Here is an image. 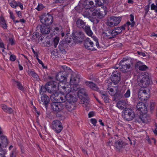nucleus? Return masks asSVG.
Returning a JSON list of instances; mask_svg holds the SVG:
<instances>
[{"label":"nucleus","instance_id":"nucleus-1","mask_svg":"<svg viewBox=\"0 0 157 157\" xmlns=\"http://www.w3.org/2000/svg\"><path fill=\"white\" fill-rule=\"evenodd\" d=\"M82 10L84 12V13L87 15L92 16V17H102L104 15L106 14V7L102 6L101 8H103L104 13L100 11V9L97 7H94V6L93 1L90 0H85V2L82 4Z\"/></svg>","mask_w":157,"mask_h":157},{"label":"nucleus","instance_id":"nucleus-2","mask_svg":"<svg viewBox=\"0 0 157 157\" xmlns=\"http://www.w3.org/2000/svg\"><path fill=\"white\" fill-rule=\"evenodd\" d=\"M140 79L139 84L142 87L139 90L138 96L142 101H146L150 98V93L146 87L150 83L149 74L145 73L139 76Z\"/></svg>","mask_w":157,"mask_h":157},{"label":"nucleus","instance_id":"nucleus-3","mask_svg":"<svg viewBox=\"0 0 157 157\" xmlns=\"http://www.w3.org/2000/svg\"><path fill=\"white\" fill-rule=\"evenodd\" d=\"M46 88L48 92L52 93L51 96L52 100H59L60 94L58 83L55 81L50 82L46 84Z\"/></svg>","mask_w":157,"mask_h":157},{"label":"nucleus","instance_id":"nucleus-4","mask_svg":"<svg viewBox=\"0 0 157 157\" xmlns=\"http://www.w3.org/2000/svg\"><path fill=\"white\" fill-rule=\"evenodd\" d=\"M60 100H61V102H66H66H68V103L70 104V103H74L77 100L76 98L72 94V92L67 94L66 95L63 94H60L59 100H57L60 101Z\"/></svg>","mask_w":157,"mask_h":157},{"label":"nucleus","instance_id":"nucleus-5","mask_svg":"<svg viewBox=\"0 0 157 157\" xmlns=\"http://www.w3.org/2000/svg\"><path fill=\"white\" fill-rule=\"evenodd\" d=\"M120 68L122 71L125 72L127 69H129L132 64V63L130 59L123 58L119 63Z\"/></svg>","mask_w":157,"mask_h":157},{"label":"nucleus","instance_id":"nucleus-6","mask_svg":"<svg viewBox=\"0 0 157 157\" xmlns=\"http://www.w3.org/2000/svg\"><path fill=\"white\" fill-rule=\"evenodd\" d=\"M135 116L134 112L131 109H126L123 111V117L128 121L132 120Z\"/></svg>","mask_w":157,"mask_h":157},{"label":"nucleus","instance_id":"nucleus-7","mask_svg":"<svg viewBox=\"0 0 157 157\" xmlns=\"http://www.w3.org/2000/svg\"><path fill=\"white\" fill-rule=\"evenodd\" d=\"M78 95L79 97L81 98L83 101V106L87 107L89 101L88 99L86 98L87 95L85 93V90L83 88L80 89L78 91Z\"/></svg>","mask_w":157,"mask_h":157},{"label":"nucleus","instance_id":"nucleus-8","mask_svg":"<svg viewBox=\"0 0 157 157\" xmlns=\"http://www.w3.org/2000/svg\"><path fill=\"white\" fill-rule=\"evenodd\" d=\"M53 101L55 100H52ZM57 102H54L52 103L51 104V108L56 113H58L61 112L64 108V106L61 102V101L60 100V101L58 100H56Z\"/></svg>","mask_w":157,"mask_h":157},{"label":"nucleus","instance_id":"nucleus-9","mask_svg":"<svg viewBox=\"0 0 157 157\" xmlns=\"http://www.w3.org/2000/svg\"><path fill=\"white\" fill-rule=\"evenodd\" d=\"M52 128L56 133H60L63 129L61 122L59 120H55L52 123Z\"/></svg>","mask_w":157,"mask_h":157},{"label":"nucleus","instance_id":"nucleus-10","mask_svg":"<svg viewBox=\"0 0 157 157\" xmlns=\"http://www.w3.org/2000/svg\"><path fill=\"white\" fill-rule=\"evenodd\" d=\"M59 87V94H69L71 93V86L68 83H65L63 85H61V86H59L58 85Z\"/></svg>","mask_w":157,"mask_h":157},{"label":"nucleus","instance_id":"nucleus-11","mask_svg":"<svg viewBox=\"0 0 157 157\" xmlns=\"http://www.w3.org/2000/svg\"><path fill=\"white\" fill-rule=\"evenodd\" d=\"M56 78L57 81L60 82L58 83V85L59 86H61V85H63L65 83H67V76L64 74L63 75L61 72H59L57 74Z\"/></svg>","mask_w":157,"mask_h":157},{"label":"nucleus","instance_id":"nucleus-12","mask_svg":"<svg viewBox=\"0 0 157 157\" xmlns=\"http://www.w3.org/2000/svg\"><path fill=\"white\" fill-rule=\"evenodd\" d=\"M122 31L121 27H117L114 29L112 31H109L106 32L105 34L107 36L109 37V38H111L121 33Z\"/></svg>","mask_w":157,"mask_h":157},{"label":"nucleus","instance_id":"nucleus-13","mask_svg":"<svg viewBox=\"0 0 157 157\" xmlns=\"http://www.w3.org/2000/svg\"><path fill=\"white\" fill-rule=\"evenodd\" d=\"M53 21V17L50 15H43L40 19L41 22L46 25L52 24Z\"/></svg>","mask_w":157,"mask_h":157},{"label":"nucleus","instance_id":"nucleus-14","mask_svg":"<svg viewBox=\"0 0 157 157\" xmlns=\"http://www.w3.org/2000/svg\"><path fill=\"white\" fill-rule=\"evenodd\" d=\"M79 79L77 78H73L71 77L70 79V84L71 88L72 87L73 90L77 91L78 89L79 86L78 85Z\"/></svg>","mask_w":157,"mask_h":157},{"label":"nucleus","instance_id":"nucleus-15","mask_svg":"<svg viewBox=\"0 0 157 157\" xmlns=\"http://www.w3.org/2000/svg\"><path fill=\"white\" fill-rule=\"evenodd\" d=\"M84 45L85 47L87 49L92 51L96 50L95 45L89 38H88L86 40Z\"/></svg>","mask_w":157,"mask_h":157},{"label":"nucleus","instance_id":"nucleus-16","mask_svg":"<svg viewBox=\"0 0 157 157\" xmlns=\"http://www.w3.org/2000/svg\"><path fill=\"white\" fill-rule=\"evenodd\" d=\"M84 30L85 32L86 33V34L89 36H90L92 37L93 39L95 40L96 42V46L98 48L99 46V43L98 42V39L95 37H92V35L93 34V33L91 30L90 27L89 26H86L84 28Z\"/></svg>","mask_w":157,"mask_h":157},{"label":"nucleus","instance_id":"nucleus-17","mask_svg":"<svg viewBox=\"0 0 157 157\" xmlns=\"http://www.w3.org/2000/svg\"><path fill=\"white\" fill-rule=\"evenodd\" d=\"M111 80L114 84L117 83L120 80V76L117 71L113 72L111 75Z\"/></svg>","mask_w":157,"mask_h":157},{"label":"nucleus","instance_id":"nucleus-18","mask_svg":"<svg viewBox=\"0 0 157 157\" xmlns=\"http://www.w3.org/2000/svg\"><path fill=\"white\" fill-rule=\"evenodd\" d=\"M136 108L137 110L140 111L142 113H145L147 110V108L145 105L142 102H139L137 105Z\"/></svg>","mask_w":157,"mask_h":157},{"label":"nucleus","instance_id":"nucleus-19","mask_svg":"<svg viewBox=\"0 0 157 157\" xmlns=\"http://www.w3.org/2000/svg\"><path fill=\"white\" fill-rule=\"evenodd\" d=\"M49 98L46 94H44L41 96V99H39V101L40 103L42 104L43 105L45 106L46 107L49 102Z\"/></svg>","mask_w":157,"mask_h":157},{"label":"nucleus","instance_id":"nucleus-20","mask_svg":"<svg viewBox=\"0 0 157 157\" xmlns=\"http://www.w3.org/2000/svg\"><path fill=\"white\" fill-rule=\"evenodd\" d=\"M2 133V129L0 127V135ZM7 144V140L6 138L4 136L0 137V147H5Z\"/></svg>","mask_w":157,"mask_h":157},{"label":"nucleus","instance_id":"nucleus-21","mask_svg":"<svg viewBox=\"0 0 157 157\" xmlns=\"http://www.w3.org/2000/svg\"><path fill=\"white\" fill-rule=\"evenodd\" d=\"M136 67L138 68L140 71H144L147 69V67L140 61L137 62L135 65Z\"/></svg>","mask_w":157,"mask_h":157},{"label":"nucleus","instance_id":"nucleus-22","mask_svg":"<svg viewBox=\"0 0 157 157\" xmlns=\"http://www.w3.org/2000/svg\"><path fill=\"white\" fill-rule=\"evenodd\" d=\"M77 26L80 29H84L86 26V23L82 19L78 18L76 21Z\"/></svg>","mask_w":157,"mask_h":157},{"label":"nucleus","instance_id":"nucleus-23","mask_svg":"<svg viewBox=\"0 0 157 157\" xmlns=\"http://www.w3.org/2000/svg\"><path fill=\"white\" fill-rule=\"evenodd\" d=\"M139 119L143 123H147L149 122L150 120V117L147 114L144 113L142 116H141L140 117Z\"/></svg>","mask_w":157,"mask_h":157},{"label":"nucleus","instance_id":"nucleus-24","mask_svg":"<svg viewBox=\"0 0 157 157\" xmlns=\"http://www.w3.org/2000/svg\"><path fill=\"white\" fill-rule=\"evenodd\" d=\"M121 20V17H111V20L113 21L117 26L120 22Z\"/></svg>","mask_w":157,"mask_h":157},{"label":"nucleus","instance_id":"nucleus-25","mask_svg":"<svg viewBox=\"0 0 157 157\" xmlns=\"http://www.w3.org/2000/svg\"><path fill=\"white\" fill-rule=\"evenodd\" d=\"M127 103L124 101L121 100L119 101L117 103V106L119 109H122Z\"/></svg>","mask_w":157,"mask_h":157},{"label":"nucleus","instance_id":"nucleus-26","mask_svg":"<svg viewBox=\"0 0 157 157\" xmlns=\"http://www.w3.org/2000/svg\"><path fill=\"white\" fill-rule=\"evenodd\" d=\"M28 73L29 75L32 76L33 78V79L35 80H38L39 76L35 72L33 71L29 70L28 71Z\"/></svg>","mask_w":157,"mask_h":157},{"label":"nucleus","instance_id":"nucleus-27","mask_svg":"<svg viewBox=\"0 0 157 157\" xmlns=\"http://www.w3.org/2000/svg\"><path fill=\"white\" fill-rule=\"evenodd\" d=\"M123 143L122 140H119L115 142L114 146L118 149H120L123 146Z\"/></svg>","mask_w":157,"mask_h":157},{"label":"nucleus","instance_id":"nucleus-28","mask_svg":"<svg viewBox=\"0 0 157 157\" xmlns=\"http://www.w3.org/2000/svg\"><path fill=\"white\" fill-rule=\"evenodd\" d=\"M86 85L89 87L91 89L95 90H98V88L95 84L92 82H86Z\"/></svg>","mask_w":157,"mask_h":157},{"label":"nucleus","instance_id":"nucleus-29","mask_svg":"<svg viewBox=\"0 0 157 157\" xmlns=\"http://www.w3.org/2000/svg\"><path fill=\"white\" fill-rule=\"evenodd\" d=\"M40 31L42 33L47 34L50 32V29L47 26H44L41 27Z\"/></svg>","mask_w":157,"mask_h":157},{"label":"nucleus","instance_id":"nucleus-30","mask_svg":"<svg viewBox=\"0 0 157 157\" xmlns=\"http://www.w3.org/2000/svg\"><path fill=\"white\" fill-rule=\"evenodd\" d=\"M2 109L5 112H7L9 113H12L13 112V111L12 109L8 107L5 105H4L2 106Z\"/></svg>","mask_w":157,"mask_h":157},{"label":"nucleus","instance_id":"nucleus-31","mask_svg":"<svg viewBox=\"0 0 157 157\" xmlns=\"http://www.w3.org/2000/svg\"><path fill=\"white\" fill-rule=\"evenodd\" d=\"M65 104V107L69 111L74 109V105H73V103H70V104L66 102Z\"/></svg>","mask_w":157,"mask_h":157},{"label":"nucleus","instance_id":"nucleus-32","mask_svg":"<svg viewBox=\"0 0 157 157\" xmlns=\"http://www.w3.org/2000/svg\"><path fill=\"white\" fill-rule=\"evenodd\" d=\"M130 24L131 23L129 21H128L126 23L122 26L121 27L123 30H125V29L128 30L129 29V26Z\"/></svg>","mask_w":157,"mask_h":157},{"label":"nucleus","instance_id":"nucleus-33","mask_svg":"<svg viewBox=\"0 0 157 157\" xmlns=\"http://www.w3.org/2000/svg\"><path fill=\"white\" fill-rule=\"evenodd\" d=\"M19 2L12 1L10 3V6L13 8H16L18 6Z\"/></svg>","mask_w":157,"mask_h":157},{"label":"nucleus","instance_id":"nucleus-34","mask_svg":"<svg viewBox=\"0 0 157 157\" xmlns=\"http://www.w3.org/2000/svg\"><path fill=\"white\" fill-rule=\"evenodd\" d=\"M15 83L16 84L17 86V87L19 89L22 91L24 90V88L23 87L22 84H21L20 82L18 81H15Z\"/></svg>","mask_w":157,"mask_h":157},{"label":"nucleus","instance_id":"nucleus-35","mask_svg":"<svg viewBox=\"0 0 157 157\" xmlns=\"http://www.w3.org/2000/svg\"><path fill=\"white\" fill-rule=\"evenodd\" d=\"M46 91H47V88H46V85L44 86H41V89L40 90V94L41 95H44V93Z\"/></svg>","mask_w":157,"mask_h":157},{"label":"nucleus","instance_id":"nucleus-36","mask_svg":"<svg viewBox=\"0 0 157 157\" xmlns=\"http://www.w3.org/2000/svg\"><path fill=\"white\" fill-rule=\"evenodd\" d=\"M59 38L58 37H56L54 39V46L55 48H56L58 44L59 41Z\"/></svg>","mask_w":157,"mask_h":157},{"label":"nucleus","instance_id":"nucleus-37","mask_svg":"<svg viewBox=\"0 0 157 157\" xmlns=\"http://www.w3.org/2000/svg\"><path fill=\"white\" fill-rule=\"evenodd\" d=\"M44 8V6L41 4H38L37 7L35 9L38 11L42 10Z\"/></svg>","mask_w":157,"mask_h":157},{"label":"nucleus","instance_id":"nucleus-38","mask_svg":"<svg viewBox=\"0 0 157 157\" xmlns=\"http://www.w3.org/2000/svg\"><path fill=\"white\" fill-rule=\"evenodd\" d=\"M102 95L101 97L102 98L104 99V100L105 102L107 103L109 102L108 97L105 94H102Z\"/></svg>","mask_w":157,"mask_h":157},{"label":"nucleus","instance_id":"nucleus-39","mask_svg":"<svg viewBox=\"0 0 157 157\" xmlns=\"http://www.w3.org/2000/svg\"><path fill=\"white\" fill-rule=\"evenodd\" d=\"M16 56L14 55H11L10 56V59L11 61H14L16 60Z\"/></svg>","mask_w":157,"mask_h":157},{"label":"nucleus","instance_id":"nucleus-40","mask_svg":"<svg viewBox=\"0 0 157 157\" xmlns=\"http://www.w3.org/2000/svg\"><path fill=\"white\" fill-rule=\"evenodd\" d=\"M151 9L154 10L156 12H157V6L154 3L152 4L151 5Z\"/></svg>","mask_w":157,"mask_h":157},{"label":"nucleus","instance_id":"nucleus-41","mask_svg":"<svg viewBox=\"0 0 157 157\" xmlns=\"http://www.w3.org/2000/svg\"><path fill=\"white\" fill-rule=\"evenodd\" d=\"M130 91L129 89H128L126 93L124 94L125 98H128L130 97Z\"/></svg>","mask_w":157,"mask_h":157},{"label":"nucleus","instance_id":"nucleus-42","mask_svg":"<svg viewBox=\"0 0 157 157\" xmlns=\"http://www.w3.org/2000/svg\"><path fill=\"white\" fill-rule=\"evenodd\" d=\"M107 25L111 27H113L114 26H116L115 24L114 23V22L113 21L111 20V21H109L107 22Z\"/></svg>","mask_w":157,"mask_h":157},{"label":"nucleus","instance_id":"nucleus-43","mask_svg":"<svg viewBox=\"0 0 157 157\" xmlns=\"http://www.w3.org/2000/svg\"><path fill=\"white\" fill-rule=\"evenodd\" d=\"M9 44H10L11 45H13L15 44V41L12 38H10L9 39Z\"/></svg>","mask_w":157,"mask_h":157},{"label":"nucleus","instance_id":"nucleus-44","mask_svg":"<svg viewBox=\"0 0 157 157\" xmlns=\"http://www.w3.org/2000/svg\"><path fill=\"white\" fill-rule=\"evenodd\" d=\"M90 121L94 126H96V124L97 122V121L95 119L92 118L90 119Z\"/></svg>","mask_w":157,"mask_h":157},{"label":"nucleus","instance_id":"nucleus-45","mask_svg":"<svg viewBox=\"0 0 157 157\" xmlns=\"http://www.w3.org/2000/svg\"><path fill=\"white\" fill-rule=\"evenodd\" d=\"M9 12L10 15V18H11L13 21H14L15 17L13 15V13L10 10H9Z\"/></svg>","mask_w":157,"mask_h":157},{"label":"nucleus","instance_id":"nucleus-46","mask_svg":"<svg viewBox=\"0 0 157 157\" xmlns=\"http://www.w3.org/2000/svg\"><path fill=\"white\" fill-rule=\"evenodd\" d=\"M108 92L112 96H113L115 94V92L113 91V90L112 88H110L108 91Z\"/></svg>","mask_w":157,"mask_h":157},{"label":"nucleus","instance_id":"nucleus-47","mask_svg":"<svg viewBox=\"0 0 157 157\" xmlns=\"http://www.w3.org/2000/svg\"><path fill=\"white\" fill-rule=\"evenodd\" d=\"M152 140L153 141L154 144H155V143H156V140H155L154 138H152L151 139V140H150L149 139H147V141L148 142V143L149 144H151Z\"/></svg>","mask_w":157,"mask_h":157},{"label":"nucleus","instance_id":"nucleus-48","mask_svg":"<svg viewBox=\"0 0 157 157\" xmlns=\"http://www.w3.org/2000/svg\"><path fill=\"white\" fill-rule=\"evenodd\" d=\"M37 60H38V63L40 64H41L42 66V67H43L44 68L45 67L44 66V63H43L42 61L40 60L37 57Z\"/></svg>","mask_w":157,"mask_h":157},{"label":"nucleus","instance_id":"nucleus-49","mask_svg":"<svg viewBox=\"0 0 157 157\" xmlns=\"http://www.w3.org/2000/svg\"><path fill=\"white\" fill-rule=\"evenodd\" d=\"M1 26L4 29H6V25L5 21L2 22L0 23Z\"/></svg>","mask_w":157,"mask_h":157},{"label":"nucleus","instance_id":"nucleus-50","mask_svg":"<svg viewBox=\"0 0 157 157\" xmlns=\"http://www.w3.org/2000/svg\"><path fill=\"white\" fill-rule=\"evenodd\" d=\"M95 2V4L96 5H98V6H101L102 5L101 2H100L99 0H93Z\"/></svg>","mask_w":157,"mask_h":157},{"label":"nucleus","instance_id":"nucleus-51","mask_svg":"<svg viewBox=\"0 0 157 157\" xmlns=\"http://www.w3.org/2000/svg\"><path fill=\"white\" fill-rule=\"evenodd\" d=\"M0 47L2 48L5 49L4 44L2 40H0Z\"/></svg>","mask_w":157,"mask_h":157},{"label":"nucleus","instance_id":"nucleus-52","mask_svg":"<svg viewBox=\"0 0 157 157\" xmlns=\"http://www.w3.org/2000/svg\"><path fill=\"white\" fill-rule=\"evenodd\" d=\"M155 103L154 102H151L150 103V109L151 110H152L153 109L154 106H155Z\"/></svg>","mask_w":157,"mask_h":157},{"label":"nucleus","instance_id":"nucleus-53","mask_svg":"<svg viewBox=\"0 0 157 157\" xmlns=\"http://www.w3.org/2000/svg\"><path fill=\"white\" fill-rule=\"evenodd\" d=\"M5 152L2 149H0V157H4L3 156L5 155Z\"/></svg>","mask_w":157,"mask_h":157},{"label":"nucleus","instance_id":"nucleus-54","mask_svg":"<svg viewBox=\"0 0 157 157\" xmlns=\"http://www.w3.org/2000/svg\"><path fill=\"white\" fill-rule=\"evenodd\" d=\"M94 115V113L93 112H90L88 114V116L89 118L93 117Z\"/></svg>","mask_w":157,"mask_h":157},{"label":"nucleus","instance_id":"nucleus-55","mask_svg":"<svg viewBox=\"0 0 157 157\" xmlns=\"http://www.w3.org/2000/svg\"><path fill=\"white\" fill-rule=\"evenodd\" d=\"M10 157H16V153L14 151L12 152Z\"/></svg>","mask_w":157,"mask_h":157},{"label":"nucleus","instance_id":"nucleus-56","mask_svg":"<svg viewBox=\"0 0 157 157\" xmlns=\"http://www.w3.org/2000/svg\"><path fill=\"white\" fill-rule=\"evenodd\" d=\"M67 68H68V67L66 66H62L60 67V69L61 70L63 69L64 71H65Z\"/></svg>","mask_w":157,"mask_h":157},{"label":"nucleus","instance_id":"nucleus-57","mask_svg":"<svg viewBox=\"0 0 157 157\" xmlns=\"http://www.w3.org/2000/svg\"><path fill=\"white\" fill-rule=\"evenodd\" d=\"M130 21L131 22L134 21V17L133 15L131 14L130 15Z\"/></svg>","mask_w":157,"mask_h":157},{"label":"nucleus","instance_id":"nucleus-58","mask_svg":"<svg viewBox=\"0 0 157 157\" xmlns=\"http://www.w3.org/2000/svg\"><path fill=\"white\" fill-rule=\"evenodd\" d=\"M18 6H19L21 10H23V5L19 2Z\"/></svg>","mask_w":157,"mask_h":157},{"label":"nucleus","instance_id":"nucleus-59","mask_svg":"<svg viewBox=\"0 0 157 157\" xmlns=\"http://www.w3.org/2000/svg\"><path fill=\"white\" fill-rule=\"evenodd\" d=\"M16 12L17 14V15L19 17H20L21 16V13L20 11H17L16 10Z\"/></svg>","mask_w":157,"mask_h":157},{"label":"nucleus","instance_id":"nucleus-60","mask_svg":"<svg viewBox=\"0 0 157 157\" xmlns=\"http://www.w3.org/2000/svg\"><path fill=\"white\" fill-rule=\"evenodd\" d=\"M98 121L100 123V124H101L102 126H104V124L102 122V121L101 120V119L99 120Z\"/></svg>","mask_w":157,"mask_h":157},{"label":"nucleus","instance_id":"nucleus-61","mask_svg":"<svg viewBox=\"0 0 157 157\" xmlns=\"http://www.w3.org/2000/svg\"><path fill=\"white\" fill-rule=\"evenodd\" d=\"M72 34H73L72 36V38L74 40H75L77 39L76 37L75 36V34L73 33H72Z\"/></svg>","mask_w":157,"mask_h":157},{"label":"nucleus","instance_id":"nucleus-62","mask_svg":"<svg viewBox=\"0 0 157 157\" xmlns=\"http://www.w3.org/2000/svg\"><path fill=\"white\" fill-rule=\"evenodd\" d=\"M150 36H155L157 37V34H155L154 33H153L151 34Z\"/></svg>","mask_w":157,"mask_h":157},{"label":"nucleus","instance_id":"nucleus-63","mask_svg":"<svg viewBox=\"0 0 157 157\" xmlns=\"http://www.w3.org/2000/svg\"><path fill=\"white\" fill-rule=\"evenodd\" d=\"M18 65L19 70L21 71L23 69L22 66H21L20 64H19Z\"/></svg>","mask_w":157,"mask_h":157},{"label":"nucleus","instance_id":"nucleus-64","mask_svg":"<svg viewBox=\"0 0 157 157\" xmlns=\"http://www.w3.org/2000/svg\"><path fill=\"white\" fill-rule=\"evenodd\" d=\"M5 21V20L3 17H1L0 18V23H1L2 22Z\"/></svg>","mask_w":157,"mask_h":157}]
</instances>
